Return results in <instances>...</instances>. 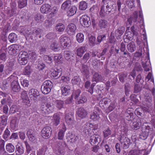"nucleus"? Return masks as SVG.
<instances>
[{
    "label": "nucleus",
    "instance_id": "nucleus-1",
    "mask_svg": "<svg viewBox=\"0 0 155 155\" xmlns=\"http://www.w3.org/2000/svg\"><path fill=\"white\" fill-rule=\"evenodd\" d=\"M119 140L120 142L121 146L123 149H127L128 148L130 145H131L132 148H134L136 146V139L135 137L133 140V143L130 142V139L127 137L124 136H120L119 137Z\"/></svg>",
    "mask_w": 155,
    "mask_h": 155
},
{
    "label": "nucleus",
    "instance_id": "nucleus-2",
    "mask_svg": "<svg viewBox=\"0 0 155 155\" xmlns=\"http://www.w3.org/2000/svg\"><path fill=\"white\" fill-rule=\"evenodd\" d=\"M53 106L50 103H42L39 108V111L43 115L48 114L53 110Z\"/></svg>",
    "mask_w": 155,
    "mask_h": 155
},
{
    "label": "nucleus",
    "instance_id": "nucleus-3",
    "mask_svg": "<svg viewBox=\"0 0 155 155\" xmlns=\"http://www.w3.org/2000/svg\"><path fill=\"white\" fill-rule=\"evenodd\" d=\"M29 56V55L27 52L21 51L18 56V63L21 65H25L28 63Z\"/></svg>",
    "mask_w": 155,
    "mask_h": 155
},
{
    "label": "nucleus",
    "instance_id": "nucleus-4",
    "mask_svg": "<svg viewBox=\"0 0 155 155\" xmlns=\"http://www.w3.org/2000/svg\"><path fill=\"white\" fill-rule=\"evenodd\" d=\"M53 83L50 81L47 80L42 84L41 87V91L44 94H48L50 92L53 87Z\"/></svg>",
    "mask_w": 155,
    "mask_h": 155
},
{
    "label": "nucleus",
    "instance_id": "nucleus-5",
    "mask_svg": "<svg viewBox=\"0 0 155 155\" xmlns=\"http://www.w3.org/2000/svg\"><path fill=\"white\" fill-rule=\"evenodd\" d=\"M14 77L12 75L8 78L7 80L12 81L11 84V91L14 92L18 93L20 91L21 88L18 82L14 80L13 78Z\"/></svg>",
    "mask_w": 155,
    "mask_h": 155
},
{
    "label": "nucleus",
    "instance_id": "nucleus-6",
    "mask_svg": "<svg viewBox=\"0 0 155 155\" xmlns=\"http://www.w3.org/2000/svg\"><path fill=\"white\" fill-rule=\"evenodd\" d=\"M106 9L111 14H114L117 10V5L115 2L111 0L106 2L104 4Z\"/></svg>",
    "mask_w": 155,
    "mask_h": 155
},
{
    "label": "nucleus",
    "instance_id": "nucleus-7",
    "mask_svg": "<svg viewBox=\"0 0 155 155\" xmlns=\"http://www.w3.org/2000/svg\"><path fill=\"white\" fill-rule=\"evenodd\" d=\"M80 22L82 26L88 27L91 24L90 18L87 15H82L80 18Z\"/></svg>",
    "mask_w": 155,
    "mask_h": 155
},
{
    "label": "nucleus",
    "instance_id": "nucleus-8",
    "mask_svg": "<svg viewBox=\"0 0 155 155\" xmlns=\"http://www.w3.org/2000/svg\"><path fill=\"white\" fill-rule=\"evenodd\" d=\"M41 132L42 137L45 139H48L51 136L52 130L51 127L46 126L42 129Z\"/></svg>",
    "mask_w": 155,
    "mask_h": 155
},
{
    "label": "nucleus",
    "instance_id": "nucleus-9",
    "mask_svg": "<svg viewBox=\"0 0 155 155\" xmlns=\"http://www.w3.org/2000/svg\"><path fill=\"white\" fill-rule=\"evenodd\" d=\"M28 95L30 99L35 102H36L37 101L38 97L39 96L40 94L37 89L32 88L29 90Z\"/></svg>",
    "mask_w": 155,
    "mask_h": 155
},
{
    "label": "nucleus",
    "instance_id": "nucleus-10",
    "mask_svg": "<svg viewBox=\"0 0 155 155\" xmlns=\"http://www.w3.org/2000/svg\"><path fill=\"white\" fill-rule=\"evenodd\" d=\"M88 114L87 112L83 107L77 108L76 114L77 117L81 119L86 118Z\"/></svg>",
    "mask_w": 155,
    "mask_h": 155
},
{
    "label": "nucleus",
    "instance_id": "nucleus-11",
    "mask_svg": "<svg viewBox=\"0 0 155 155\" xmlns=\"http://www.w3.org/2000/svg\"><path fill=\"white\" fill-rule=\"evenodd\" d=\"M121 117H124L128 121L132 120L135 117V115L129 110H127L120 115Z\"/></svg>",
    "mask_w": 155,
    "mask_h": 155
},
{
    "label": "nucleus",
    "instance_id": "nucleus-12",
    "mask_svg": "<svg viewBox=\"0 0 155 155\" xmlns=\"http://www.w3.org/2000/svg\"><path fill=\"white\" fill-rule=\"evenodd\" d=\"M59 40L61 46L64 48H66L70 45L71 40L68 37L61 36Z\"/></svg>",
    "mask_w": 155,
    "mask_h": 155
},
{
    "label": "nucleus",
    "instance_id": "nucleus-13",
    "mask_svg": "<svg viewBox=\"0 0 155 155\" xmlns=\"http://www.w3.org/2000/svg\"><path fill=\"white\" fill-rule=\"evenodd\" d=\"M142 65L145 71H149L151 68V64L150 60L149 53H148L147 56L146 57L145 60L144 61L142 62Z\"/></svg>",
    "mask_w": 155,
    "mask_h": 155
},
{
    "label": "nucleus",
    "instance_id": "nucleus-14",
    "mask_svg": "<svg viewBox=\"0 0 155 155\" xmlns=\"http://www.w3.org/2000/svg\"><path fill=\"white\" fill-rule=\"evenodd\" d=\"M32 31L30 26H25L21 27L20 32L24 35L25 36H29L32 35Z\"/></svg>",
    "mask_w": 155,
    "mask_h": 155
},
{
    "label": "nucleus",
    "instance_id": "nucleus-15",
    "mask_svg": "<svg viewBox=\"0 0 155 155\" xmlns=\"http://www.w3.org/2000/svg\"><path fill=\"white\" fill-rule=\"evenodd\" d=\"M108 23L107 21L104 19H101L99 20L98 26L100 29H104V31L107 32L109 31V29L107 28Z\"/></svg>",
    "mask_w": 155,
    "mask_h": 155
},
{
    "label": "nucleus",
    "instance_id": "nucleus-16",
    "mask_svg": "<svg viewBox=\"0 0 155 155\" xmlns=\"http://www.w3.org/2000/svg\"><path fill=\"white\" fill-rule=\"evenodd\" d=\"M8 53L11 55L17 54L19 51V46L16 44H13L10 45L8 48Z\"/></svg>",
    "mask_w": 155,
    "mask_h": 155
},
{
    "label": "nucleus",
    "instance_id": "nucleus-17",
    "mask_svg": "<svg viewBox=\"0 0 155 155\" xmlns=\"http://www.w3.org/2000/svg\"><path fill=\"white\" fill-rule=\"evenodd\" d=\"M76 29V25L73 23H71L68 25L66 31L68 35H71L75 34Z\"/></svg>",
    "mask_w": 155,
    "mask_h": 155
},
{
    "label": "nucleus",
    "instance_id": "nucleus-18",
    "mask_svg": "<svg viewBox=\"0 0 155 155\" xmlns=\"http://www.w3.org/2000/svg\"><path fill=\"white\" fill-rule=\"evenodd\" d=\"M60 115L57 113L54 114L53 116L51 124L53 126H57L59 124L60 121Z\"/></svg>",
    "mask_w": 155,
    "mask_h": 155
},
{
    "label": "nucleus",
    "instance_id": "nucleus-19",
    "mask_svg": "<svg viewBox=\"0 0 155 155\" xmlns=\"http://www.w3.org/2000/svg\"><path fill=\"white\" fill-rule=\"evenodd\" d=\"M65 120L66 123L68 125L73 123L74 120V114L70 112L66 114L65 117Z\"/></svg>",
    "mask_w": 155,
    "mask_h": 155
},
{
    "label": "nucleus",
    "instance_id": "nucleus-20",
    "mask_svg": "<svg viewBox=\"0 0 155 155\" xmlns=\"http://www.w3.org/2000/svg\"><path fill=\"white\" fill-rule=\"evenodd\" d=\"M62 69L56 68L52 70L51 74V76L53 78H58L61 75Z\"/></svg>",
    "mask_w": 155,
    "mask_h": 155
},
{
    "label": "nucleus",
    "instance_id": "nucleus-21",
    "mask_svg": "<svg viewBox=\"0 0 155 155\" xmlns=\"http://www.w3.org/2000/svg\"><path fill=\"white\" fill-rule=\"evenodd\" d=\"M111 14L106 8H105V6L104 5L101 6L99 12V15L101 18H106L109 15Z\"/></svg>",
    "mask_w": 155,
    "mask_h": 155
},
{
    "label": "nucleus",
    "instance_id": "nucleus-22",
    "mask_svg": "<svg viewBox=\"0 0 155 155\" xmlns=\"http://www.w3.org/2000/svg\"><path fill=\"white\" fill-rule=\"evenodd\" d=\"M81 71V73L86 78L90 74L89 69L87 65L82 64Z\"/></svg>",
    "mask_w": 155,
    "mask_h": 155
},
{
    "label": "nucleus",
    "instance_id": "nucleus-23",
    "mask_svg": "<svg viewBox=\"0 0 155 155\" xmlns=\"http://www.w3.org/2000/svg\"><path fill=\"white\" fill-rule=\"evenodd\" d=\"M127 31V30L126 31ZM134 35H135L132 32L126 31L125 35L124 36V40L125 43H128L130 41H132Z\"/></svg>",
    "mask_w": 155,
    "mask_h": 155
},
{
    "label": "nucleus",
    "instance_id": "nucleus-24",
    "mask_svg": "<svg viewBox=\"0 0 155 155\" xmlns=\"http://www.w3.org/2000/svg\"><path fill=\"white\" fill-rule=\"evenodd\" d=\"M21 97L23 99V102L26 105L29 106L30 105V101L28 97L26 91H22L21 93Z\"/></svg>",
    "mask_w": 155,
    "mask_h": 155
},
{
    "label": "nucleus",
    "instance_id": "nucleus-25",
    "mask_svg": "<svg viewBox=\"0 0 155 155\" xmlns=\"http://www.w3.org/2000/svg\"><path fill=\"white\" fill-rule=\"evenodd\" d=\"M11 120L10 121V126L11 128L13 129L16 128L18 123V119L17 117L14 116H11L9 117Z\"/></svg>",
    "mask_w": 155,
    "mask_h": 155
},
{
    "label": "nucleus",
    "instance_id": "nucleus-26",
    "mask_svg": "<svg viewBox=\"0 0 155 155\" xmlns=\"http://www.w3.org/2000/svg\"><path fill=\"white\" fill-rule=\"evenodd\" d=\"M51 6L48 4H44L40 8L41 12L43 14H47L51 11Z\"/></svg>",
    "mask_w": 155,
    "mask_h": 155
},
{
    "label": "nucleus",
    "instance_id": "nucleus-27",
    "mask_svg": "<svg viewBox=\"0 0 155 155\" xmlns=\"http://www.w3.org/2000/svg\"><path fill=\"white\" fill-rule=\"evenodd\" d=\"M81 80L79 76H75L71 80V83L73 87L75 85L79 86L81 84Z\"/></svg>",
    "mask_w": 155,
    "mask_h": 155
},
{
    "label": "nucleus",
    "instance_id": "nucleus-28",
    "mask_svg": "<svg viewBox=\"0 0 155 155\" xmlns=\"http://www.w3.org/2000/svg\"><path fill=\"white\" fill-rule=\"evenodd\" d=\"M71 87L68 85H65L61 88L62 95L64 96H66L70 93Z\"/></svg>",
    "mask_w": 155,
    "mask_h": 155
},
{
    "label": "nucleus",
    "instance_id": "nucleus-29",
    "mask_svg": "<svg viewBox=\"0 0 155 155\" xmlns=\"http://www.w3.org/2000/svg\"><path fill=\"white\" fill-rule=\"evenodd\" d=\"M137 12L135 11L133 13V15L132 17L127 19L126 23L127 24L128 23L130 25H131L132 21L134 22H136L137 21Z\"/></svg>",
    "mask_w": 155,
    "mask_h": 155
},
{
    "label": "nucleus",
    "instance_id": "nucleus-30",
    "mask_svg": "<svg viewBox=\"0 0 155 155\" xmlns=\"http://www.w3.org/2000/svg\"><path fill=\"white\" fill-rule=\"evenodd\" d=\"M103 78L102 75L97 72L95 73L93 75L92 81L96 83L103 81Z\"/></svg>",
    "mask_w": 155,
    "mask_h": 155
},
{
    "label": "nucleus",
    "instance_id": "nucleus-31",
    "mask_svg": "<svg viewBox=\"0 0 155 155\" xmlns=\"http://www.w3.org/2000/svg\"><path fill=\"white\" fill-rule=\"evenodd\" d=\"M25 148L21 145H17L16 146L15 153L17 155H21L24 152Z\"/></svg>",
    "mask_w": 155,
    "mask_h": 155
},
{
    "label": "nucleus",
    "instance_id": "nucleus-32",
    "mask_svg": "<svg viewBox=\"0 0 155 155\" xmlns=\"http://www.w3.org/2000/svg\"><path fill=\"white\" fill-rule=\"evenodd\" d=\"M146 108L143 107V108L138 107L135 110V114L138 116H139L142 117L144 114V110H146Z\"/></svg>",
    "mask_w": 155,
    "mask_h": 155
},
{
    "label": "nucleus",
    "instance_id": "nucleus-33",
    "mask_svg": "<svg viewBox=\"0 0 155 155\" xmlns=\"http://www.w3.org/2000/svg\"><path fill=\"white\" fill-rule=\"evenodd\" d=\"M66 130V128L65 125L63 124L62 126V127L58 133V138L59 140H62L64 138V134Z\"/></svg>",
    "mask_w": 155,
    "mask_h": 155
},
{
    "label": "nucleus",
    "instance_id": "nucleus-34",
    "mask_svg": "<svg viewBox=\"0 0 155 155\" xmlns=\"http://www.w3.org/2000/svg\"><path fill=\"white\" fill-rule=\"evenodd\" d=\"M141 125V123L140 119H138L136 121L132 123L131 128L133 129L137 130L140 128Z\"/></svg>",
    "mask_w": 155,
    "mask_h": 155
},
{
    "label": "nucleus",
    "instance_id": "nucleus-35",
    "mask_svg": "<svg viewBox=\"0 0 155 155\" xmlns=\"http://www.w3.org/2000/svg\"><path fill=\"white\" fill-rule=\"evenodd\" d=\"M87 48L85 46H82L77 49L76 53L77 55L81 57L83 54L86 51Z\"/></svg>",
    "mask_w": 155,
    "mask_h": 155
},
{
    "label": "nucleus",
    "instance_id": "nucleus-36",
    "mask_svg": "<svg viewBox=\"0 0 155 155\" xmlns=\"http://www.w3.org/2000/svg\"><path fill=\"white\" fill-rule=\"evenodd\" d=\"M71 1L70 0H66L62 5L61 8L66 11H68L69 8L71 6Z\"/></svg>",
    "mask_w": 155,
    "mask_h": 155
},
{
    "label": "nucleus",
    "instance_id": "nucleus-37",
    "mask_svg": "<svg viewBox=\"0 0 155 155\" xmlns=\"http://www.w3.org/2000/svg\"><path fill=\"white\" fill-rule=\"evenodd\" d=\"M127 48L129 52L132 53L136 50V47L134 42L131 41L127 45Z\"/></svg>",
    "mask_w": 155,
    "mask_h": 155
},
{
    "label": "nucleus",
    "instance_id": "nucleus-38",
    "mask_svg": "<svg viewBox=\"0 0 155 155\" xmlns=\"http://www.w3.org/2000/svg\"><path fill=\"white\" fill-rule=\"evenodd\" d=\"M42 31L41 29L39 28H35L32 31V35H33L36 37H38L40 38L41 37V34Z\"/></svg>",
    "mask_w": 155,
    "mask_h": 155
},
{
    "label": "nucleus",
    "instance_id": "nucleus-39",
    "mask_svg": "<svg viewBox=\"0 0 155 155\" xmlns=\"http://www.w3.org/2000/svg\"><path fill=\"white\" fill-rule=\"evenodd\" d=\"M18 36L15 33H12L8 36L9 41L12 43H15L17 40Z\"/></svg>",
    "mask_w": 155,
    "mask_h": 155
},
{
    "label": "nucleus",
    "instance_id": "nucleus-40",
    "mask_svg": "<svg viewBox=\"0 0 155 155\" xmlns=\"http://www.w3.org/2000/svg\"><path fill=\"white\" fill-rule=\"evenodd\" d=\"M125 27L121 26L119 27L116 30L115 34L116 36L120 37L122 35L125 31Z\"/></svg>",
    "mask_w": 155,
    "mask_h": 155
},
{
    "label": "nucleus",
    "instance_id": "nucleus-41",
    "mask_svg": "<svg viewBox=\"0 0 155 155\" xmlns=\"http://www.w3.org/2000/svg\"><path fill=\"white\" fill-rule=\"evenodd\" d=\"M153 129L152 126L150 127L148 125L143 126L141 128V131L145 132L149 134V133L153 131Z\"/></svg>",
    "mask_w": 155,
    "mask_h": 155
},
{
    "label": "nucleus",
    "instance_id": "nucleus-42",
    "mask_svg": "<svg viewBox=\"0 0 155 155\" xmlns=\"http://www.w3.org/2000/svg\"><path fill=\"white\" fill-rule=\"evenodd\" d=\"M27 135L30 141H33L35 140V136L33 131L31 130L30 129L28 131Z\"/></svg>",
    "mask_w": 155,
    "mask_h": 155
},
{
    "label": "nucleus",
    "instance_id": "nucleus-43",
    "mask_svg": "<svg viewBox=\"0 0 155 155\" xmlns=\"http://www.w3.org/2000/svg\"><path fill=\"white\" fill-rule=\"evenodd\" d=\"M32 72L31 66L28 64L24 68L23 74L25 75H29Z\"/></svg>",
    "mask_w": 155,
    "mask_h": 155
},
{
    "label": "nucleus",
    "instance_id": "nucleus-44",
    "mask_svg": "<svg viewBox=\"0 0 155 155\" xmlns=\"http://www.w3.org/2000/svg\"><path fill=\"white\" fill-rule=\"evenodd\" d=\"M110 102V100L107 98H103L99 102V104L101 107H104L108 105V102Z\"/></svg>",
    "mask_w": 155,
    "mask_h": 155
},
{
    "label": "nucleus",
    "instance_id": "nucleus-45",
    "mask_svg": "<svg viewBox=\"0 0 155 155\" xmlns=\"http://www.w3.org/2000/svg\"><path fill=\"white\" fill-rule=\"evenodd\" d=\"M6 150L9 153H12L15 150V148L14 146L11 143H8L6 144Z\"/></svg>",
    "mask_w": 155,
    "mask_h": 155
},
{
    "label": "nucleus",
    "instance_id": "nucleus-46",
    "mask_svg": "<svg viewBox=\"0 0 155 155\" xmlns=\"http://www.w3.org/2000/svg\"><path fill=\"white\" fill-rule=\"evenodd\" d=\"M118 75L120 81L121 83H124L127 78L128 74L126 73H119Z\"/></svg>",
    "mask_w": 155,
    "mask_h": 155
},
{
    "label": "nucleus",
    "instance_id": "nucleus-47",
    "mask_svg": "<svg viewBox=\"0 0 155 155\" xmlns=\"http://www.w3.org/2000/svg\"><path fill=\"white\" fill-rule=\"evenodd\" d=\"M77 8L75 6H71L67 11V13L68 15L70 16L74 15L76 12Z\"/></svg>",
    "mask_w": 155,
    "mask_h": 155
},
{
    "label": "nucleus",
    "instance_id": "nucleus-48",
    "mask_svg": "<svg viewBox=\"0 0 155 155\" xmlns=\"http://www.w3.org/2000/svg\"><path fill=\"white\" fill-rule=\"evenodd\" d=\"M64 25L62 23H59L57 24L55 27V29L58 32L63 31L65 29Z\"/></svg>",
    "mask_w": 155,
    "mask_h": 155
},
{
    "label": "nucleus",
    "instance_id": "nucleus-49",
    "mask_svg": "<svg viewBox=\"0 0 155 155\" xmlns=\"http://www.w3.org/2000/svg\"><path fill=\"white\" fill-rule=\"evenodd\" d=\"M81 92V91L80 89L74 90L72 94L71 95L72 97H73L76 100H78V97Z\"/></svg>",
    "mask_w": 155,
    "mask_h": 155
},
{
    "label": "nucleus",
    "instance_id": "nucleus-50",
    "mask_svg": "<svg viewBox=\"0 0 155 155\" xmlns=\"http://www.w3.org/2000/svg\"><path fill=\"white\" fill-rule=\"evenodd\" d=\"M10 131L8 128L7 127L4 131V134L2 135V137L6 141L9 139V138L10 136Z\"/></svg>",
    "mask_w": 155,
    "mask_h": 155
},
{
    "label": "nucleus",
    "instance_id": "nucleus-51",
    "mask_svg": "<svg viewBox=\"0 0 155 155\" xmlns=\"http://www.w3.org/2000/svg\"><path fill=\"white\" fill-rule=\"evenodd\" d=\"M134 92L138 93L141 91L142 89V85L141 83L140 84L134 83Z\"/></svg>",
    "mask_w": 155,
    "mask_h": 155
},
{
    "label": "nucleus",
    "instance_id": "nucleus-52",
    "mask_svg": "<svg viewBox=\"0 0 155 155\" xmlns=\"http://www.w3.org/2000/svg\"><path fill=\"white\" fill-rule=\"evenodd\" d=\"M0 118L1 120L0 125L6 126L7 124L8 116L5 115L1 116Z\"/></svg>",
    "mask_w": 155,
    "mask_h": 155
},
{
    "label": "nucleus",
    "instance_id": "nucleus-53",
    "mask_svg": "<svg viewBox=\"0 0 155 155\" xmlns=\"http://www.w3.org/2000/svg\"><path fill=\"white\" fill-rule=\"evenodd\" d=\"M7 53L6 50H4L3 51L2 49L0 50V60L5 62L6 60V54Z\"/></svg>",
    "mask_w": 155,
    "mask_h": 155
},
{
    "label": "nucleus",
    "instance_id": "nucleus-54",
    "mask_svg": "<svg viewBox=\"0 0 155 155\" xmlns=\"http://www.w3.org/2000/svg\"><path fill=\"white\" fill-rule=\"evenodd\" d=\"M87 7V4L85 1H81L79 3V8L81 10H85Z\"/></svg>",
    "mask_w": 155,
    "mask_h": 155
},
{
    "label": "nucleus",
    "instance_id": "nucleus-55",
    "mask_svg": "<svg viewBox=\"0 0 155 155\" xmlns=\"http://www.w3.org/2000/svg\"><path fill=\"white\" fill-rule=\"evenodd\" d=\"M106 39V35L105 34L98 35L97 37V45L99 44L102 41Z\"/></svg>",
    "mask_w": 155,
    "mask_h": 155
},
{
    "label": "nucleus",
    "instance_id": "nucleus-56",
    "mask_svg": "<svg viewBox=\"0 0 155 155\" xmlns=\"http://www.w3.org/2000/svg\"><path fill=\"white\" fill-rule=\"evenodd\" d=\"M97 39L96 37L93 36H91L89 38V43L90 46H94L95 45H97Z\"/></svg>",
    "mask_w": 155,
    "mask_h": 155
},
{
    "label": "nucleus",
    "instance_id": "nucleus-57",
    "mask_svg": "<svg viewBox=\"0 0 155 155\" xmlns=\"http://www.w3.org/2000/svg\"><path fill=\"white\" fill-rule=\"evenodd\" d=\"M55 104L56 107L59 109H61L63 108L64 104V102L63 101L61 100H56L55 102Z\"/></svg>",
    "mask_w": 155,
    "mask_h": 155
},
{
    "label": "nucleus",
    "instance_id": "nucleus-58",
    "mask_svg": "<svg viewBox=\"0 0 155 155\" xmlns=\"http://www.w3.org/2000/svg\"><path fill=\"white\" fill-rule=\"evenodd\" d=\"M64 55L65 59L67 60H69L73 56L71 52L70 51H65L64 52Z\"/></svg>",
    "mask_w": 155,
    "mask_h": 155
},
{
    "label": "nucleus",
    "instance_id": "nucleus-59",
    "mask_svg": "<svg viewBox=\"0 0 155 155\" xmlns=\"http://www.w3.org/2000/svg\"><path fill=\"white\" fill-rule=\"evenodd\" d=\"M54 59L56 63L60 64L62 62V56L60 54H57L54 56Z\"/></svg>",
    "mask_w": 155,
    "mask_h": 155
},
{
    "label": "nucleus",
    "instance_id": "nucleus-60",
    "mask_svg": "<svg viewBox=\"0 0 155 155\" xmlns=\"http://www.w3.org/2000/svg\"><path fill=\"white\" fill-rule=\"evenodd\" d=\"M76 38L77 41L80 43L82 42L84 39V35L81 33H78L76 36Z\"/></svg>",
    "mask_w": 155,
    "mask_h": 155
},
{
    "label": "nucleus",
    "instance_id": "nucleus-61",
    "mask_svg": "<svg viewBox=\"0 0 155 155\" xmlns=\"http://www.w3.org/2000/svg\"><path fill=\"white\" fill-rule=\"evenodd\" d=\"M17 106L16 105H12L10 108L9 111V114H12L15 113L18 111Z\"/></svg>",
    "mask_w": 155,
    "mask_h": 155
},
{
    "label": "nucleus",
    "instance_id": "nucleus-62",
    "mask_svg": "<svg viewBox=\"0 0 155 155\" xmlns=\"http://www.w3.org/2000/svg\"><path fill=\"white\" fill-rule=\"evenodd\" d=\"M27 0H19L18 1V7L21 8L25 6L27 4Z\"/></svg>",
    "mask_w": 155,
    "mask_h": 155
},
{
    "label": "nucleus",
    "instance_id": "nucleus-63",
    "mask_svg": "<svg viewBox=\"0 0 155 155\" xmlns=\"http://www.w3.org/2000/svg\"><path fill=\"white\" fill-rule=\"evenodd\" d=\"M35 20L37 22H41L42 20H44V16L40 14H38L35 15Z\"/></svg>",
    "mask_w": 155,
    "mask_h": 155
},
{
    "label": "nucleus",
    "instance_id": "nucleus-64",
    "mask_svg": "<svg viewBox=\"0 0 155 155\" xmlns=\"http://www.w3.org/2000/svg\"><path fill=\"white\" fill-rule=\"evenodd\" d=\"M99 117V114L96 111H95L91 114L90 118L94 121H96L98 120Z\"/></svg>",
    "mask_w": 155,
    "mask_h": 155
}]
</instances>
